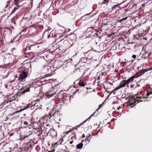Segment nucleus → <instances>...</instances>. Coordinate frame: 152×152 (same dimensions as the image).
I'll return each mask as SVG.
<instances>
[{"mask_svg":"<svg viewBox=\"0 0 152 152\" xmlns=\"http://www.w3.org/2000/svg\"><path fill=\"white\" fill-rule=\"evenodd\" d=\"M83 136H84V134H83Z\"/></svg>","mask_w":152,"mask_h":152,"instance_id":"obj_55","label":"nucleus"},{"mask_svg":"<svg viewBox=\"0 0 152 152\" xmlns=\"http://www.w3.org/2000/svg\"><path fill=\"white\" fill-rule=\"evenodd\" d=\"M60 68V67H56V68H57V69H58V68Z\"/></svg>","mask_w":152,"mask_h":152,"instance_id":"obj_42","label":"nucleus"},{"mask_svg":"<svg viewBox=\"0 0 152 152\" xmlns=\"http://www.w3.org/2000/svg\"><path fill=\"white\" fill-rule=\"evenodd\" d=\"M151 69V70H152V68Z\"/></svg>","mask_w":152,"mask_h":152,"instance_id":"obj_52","label":"nucleus"},{"mask_svg":"<svg viewBox=\"0 0 152 152\" xmlns=\"http://www.w3.org/2000/svg\"><path fill=\"white\" fill-rule=\"evenodd\" d=\"M31 45H30L29 46L26 47V51L31 50Z\"/></svg>","mask_w":152,"mask_h":152,"instance_id":"obj_22","label":"nucleus"},{"mask_svg":"<svg viewBox=\"0 0 152 152\" xmlns=\"http://www.w3.org/2000/svg\"><path fill=\"white\" fill-rule=\"evenodd\" d=\"M150 94H152V89L149 91H147V93L146 94V96H148Z\"/></svg>","mask_w":152,"mask_h":152,"instance_id":"obj_23","label":"nucleus"},{"mask_svg":"<svg viewBox=\"0 0 152 152\" xmlns=\"http://www.w3.org/2000/svg\"><path fill=\"white\" fill-rule=\"evenodd\" d=\"M145 4H143L142 5V6H145Z\"/></svg>","mask_w":152,"mask_h":152,"instance_id":"obj_39","label":"nucleus"},{"mask_svg":"<svg viewBox=\"0 0 152 152\" xmlns=\"http://www.w3.org/2000/svg\"><path fill=\"white\" fill-rule=\"evenodd\" d=\"M92 16H91L90 17V18Z\"/></svg>","mask_w":152,"mask_h":152,"instance_id":"obj_51","label":"nucleus"},{"mask_svg":"<svg viewBox=\"0 0 152 152\" xmlns=\"http://www.w3.org/2000/svg\"><path fill=\"white\" fill-rule=\"evenodd\" d=\"M99 78H100V77H98V79H99Z\"/></svg>","mask_w":152,"mask_h":152,"instance_id":"obj_44","label":"nucleus"},{"mask_svg":"<svg viewBox=\"0 0 152 152\" xmlns=\"http://www.w3.org/2000/svg\"><path fill=\"white\" fill-rule=\"evenodd\" d=\"M53 107H51L52 110L50 113L48 115H45L42 117V119L45 121V122L46 121H50L51 119H53L52 118L53 117H58L60 116V113L58 110H54V109L56 108L57 105H56L55 101L54 99H53L51 102Z\"/></svg>","mask_w":152,"mask_h":152,"instance_id":"obj_1","label":"nucleus"},{"mask_svg":"<svg viewBox=\"0 0 152 152\" xmlns=\"http://www.w3.org/2000/svg\"><path fill=\"white\" fill-rule=\"evenodd\" d=\"M26 114H23V115H24V116H26Z\"/></svg>","mask_w":152,"mask_h":152,"instance_id":"obj_41","label":"nucleus"},{"mask_svg":"<svg viewBox=\"0 0 152 152\" xmlns=\"http://www.w3.org/2000/svg\"><path fill=\"white\" fill-rule=\"evenodd\" d=\"M13 62H14V63H15L16 62L18 61V59L16 58V56H14L13 57Z\"/></svg>","mask_w":152,"mask_h":152,"instance_id":"obj_20","label":"nucleus"},{"mask_svg":"<svg viewBox=\"0 0 152 152\" xmlns=\"http://www.w3.org/2000/svg\"><path fill=\"white\" fill-rule=\"evenodd\" d=\"M147 98L146 97L143 96V95H142L141 93L140 92L134 96V99L130 100L129 104L130 106L132 107L134 105L133 104H135L137 102V103H138L139 102H142L144 99H145V101H150V99L148 100Z\"/></svg>","mask_w":152,"mask_h":152,"instance_id":"obj_3","label":"nucleus"},{"mask_svg":"<svg viewBox=\"0 0 152 152\" xmlns=\"http://www.w3.org/2000/svg\"><path fill=\"white\" fill-rule=\"evenodd\" d=\"M26 73L24 71H23L19 73L18 77V80L19 82H22L25 81V79L27 77Z\"/></svg>","mask_w":152,"mask_h":152,"instance_id":"obj_7","label":"nucleus"},{"mask_svg":"<svg viewBox=\"0 0 152 152\" xmlns=\"http://www.w3.org/2000/svg\"><path fill=\"white\" fill-rule=\"evenodd\" d=\"M21 1L19 0H15L14 2V4L15 5H16V6H20L19 5V4L20 2H21Z\"/></svg>","mask_w":152,"mask_h":152,"instance_id":"obj_15","label":"nucleus"},{"mask_svg":"<svg viewBox=\"0 0 152 152\" xmlns=\"http://www.w3.org/2000/svg\"><path fill=\"white\" fill-rule=\"evenodd\" d=\"M31 86L27 87L26 88H24L21 94H24L26 92H29L30 91Z\"/></svg>","mask_w":152,"mask_h":152,"instance_id":"obj_13","label":"nucleus"},{"mask_svg":"<svg viewBox=\"0 0 152 152\" xmlns=\"http://www.w3.org/2000/svg\"><path fill=\"white\" fill-rule=\"evenodd\" d=\"M90 28H91L93 30V29H94V28L93 27H88V29H90Z\"/></svg>","mask_w":152,"mask_h":152,"instance_id":"obj_36","label":"nucleus"},{"mask_svg":"<svg viewBox=\"0 0 152 152\" xmlns=\"http://www.w3.org/2000/svg\"><path fill=\"white\" fill-rule=\"evenodd\" d=\"M31 53H37L38 54L40 53H44V52L42 51L40 52L39 51V50L42 48L41 46H39L38 44H36L35 45H32L31 47Z\"/></svg>","mask_w":152,"mask_h":152,"instance_id":"obj_6","label":"nucleus"},{"mask_svg":"<svg viewBox=\"0 0 152 152\" xmlns=\"http://www.w3.org/2000/svg\"><path fill=\"white\" fill-rule=\"evenodd\" d=\"M68 30L69 31H70V29L69 28V29H68Z\"/></svg>","mask_w":152,"mask_h":152,"instance_id":"obj_43","label":"nucleus"},{"mask_svg":"<svg viewBox=\"0 0 152 152\" xmlns=\"http://www.w3.org/2000/svg\"><path fill=\"white\" fill-rule=\"evenodd\" d=\"M110 124V122H109V123H107V124Z\"/></svg>","mask_w":152,"mask_h":152,"instance_id":"obj_49","label":"nucleus"},{"mask_svg":"<svg viewBox=\"0 0 152 152\" xmlns=\"http://www.w3.org/2000/svg\"><path fill=\"white\" fill-rule=\"evenodd\" d=\"M91 13V12L83 16L81 18L83 20H88L89 19V17H87V16L90 15Z\"/></svg>","mask_w":152,"mask_h":152,"instance_id":"obj_10","label":"nucleus"},{"mask_svg":"<svg viewBox=\"0 0 152 152\" xmlns=\"http://www.w3.org/2000/svg\"><path fill=\"white\" fill-rule=\"evenodd\" d=\"M109 21L107 19H104L102 22V26H105L106 25H107L108 23H109Z\"/></svg>","mask_w":152,"mask_h":152,"instance_id":"obj_14","label":"nucleus"},{"mask_svg":"<svg viewBox=\"0 0 152 152\" xmlns=\"http://www.w3.org/2000/svg\"><path fill=\"white\" fill-rule=\"evenodd\" d=\"M127 17H125L124 18H123L121 20H117V22L118 23H125L126 22V21Z\"/></svg>","mask_w":152,"mask_h":152,"instance_id":"obj_12","label":"nucleus"},{"mask_svg":"<svg viewBox=\"0 0 152 152\" xmlns=\"http://www.w3.org/2000/svg\"><path fill=\"white\" fill-rule=\"evenodd\" d=\"M145 56L148 57V56H150V54L149 53H147L146 52H145Z\"/></svg>","mask_w":152,"mask_h":152,"instance_id":"obj_30","label":"nucleus"},{"mask_svg":"<svg viewBox=\"0 0 152 152\" xmlns=\"http://www.w3.org/2000/svg\"><path fill=\"white\" fill-rule=\"evenodd\" d=\"M122 3H121L119 4H121Z\"/></svg>","mask_w":152,"mask_h":152,"instance_id":"obj_53","label":"nucleus"},{"mask_svg":"<svg viewBox=\"0 0 152 152\" xmlns=\"http://www.w3.org/2000/svg\"><path fill=\"white\" fill-rule=\"evenodd\" d=\"M70 98V96H66L65 97L64 96L63 99L60 101V102L63 103L64 104H67L69 102L68 99Z\"/></svg>","mask_w":152,"mask_h":152,"instance_id":"obj_8","label":"nucleus"},{"mask_svg":"<svg viewBox=\"0 0 152 152\" xmlns=\"http://www.w3.org/2000/svg\"><path fill=\"white\" fill-rule=\"evenodd\" d=\"M20 7V6H18H18H16V7H15L13 10L12 11V12H11V14H10L11 15L13 13H14V12H15V11L16 10H17L18 9H19V8Z\"/></svg>","mask_w":152,"mask_h":152,"instance_id":"obj_17","label":"nucleus"},{"mask_svg":"<svg viewBox=\"0 0 152 152\" xmlns=\"http://www.w3.org/2000/svg\"><path fill=\"white\" fill-rule=\"evenodd\" d=\"M109 83L112 86L113 85V84L111 83Z\"/></svg>","mask_w":152,"mask_h":152,"instance_id":"obj_40","label":"nucleus"},{"mask_svg":"<svg viewBox=\"0 0 152 152\" xmlns=\"http://www.w3.org/2000/svg\"><path fill=\"white\" fill-rule=\"evenodd\" d=\"M45 132L48 134L50 133L52 137H54L57 134L56 132L53 129V126L51 124H45L43 125Z\"/></svg>","mask_w":152,"mask_h":152,"instance_id":"obj_4","label":"nucleus"},{"mask_svg":"<svg viewBox=\"0 0 152 152\" xmlns=\"http://www.w3.org/2000/svg\"><path fill=\"white\" fill-rule=\"evenodd\" d=\"M100 107H99L98 108V109H97V110H98V109H99V108Z\"/></svg>","mask_w":152,"mask_h":152,"instance_id":"obj_50","label":"nucleus"},{"mask_svg":"<svg viewBox=\"0 0 152 152\" xmlns=\"http://www.w3.org/2000/svg\"><path fill=\"white\" fill-rule=\"evenodd\" d=\"M83 145L81 143H80L76 145V148L77 149H80L83 147Z\"/></svg>","mask_w":152,"mask_h":152,"instance_id":"obj_18","label":"nucleus"},{"mask_svg":"<svg viewBox=\"0 0 152 152\" xmlns=\"http://www.w3.org/2000/svg\"><path fill=\"white\" fill-rule=\"evenodd\" d=\"M95 113L94 112L92 115L90 117H89L86 121H84L83 122V123L82 124H84L85 123V122L87 121H88V120H90L91 119V117Z\"/></svg>","mask_w":152,"mask_h":152,"instance_id":"obj_25","label":"nucleus"},{"mask_svg":"<svg viewBox=\"0 0 152 152\" xmlns=\"http://www.w3.org/2000/svg\"><path fill=\"white\" fill-rule=\"evenodd\" d=\"M54 95V93H52L51 91H49L47 93V95L48 96L50 97L51 96H53V95Z\"/></svg>","mask_w":152,"mask_h":152,"instance_id":"obj_19","label":"nucleus"},{"mask_svg":"<svg viewBox=\"0 0 152 152\" xmlns=\"http://www.w3.org/2000/svg\"><path fill=\"white\" fill-rule=\"evenodd\" d=\"M79 85L81 87H83L85 86V84L84 82L81 80H80L78 83Z\"/></svg>","mask_w":152,"mask_h":152,"instance_id":"obj_16","label":"nucleus"},{"mask_svg":"<svg viewBox=\"0 0 152 152\" xmlns=\"http://www.w3.org/2000/svg\"><path fill=\"white\" fill-rule=\"evenodd\" d=\"M73 141H71L69 142V143L70 144H72V143H73Z\"/></svg>","mask_w":152,"mask_h":152,"instance_id":"obj_38","label":"nucleus"},{"mask_svg":"<svg viewBox=\"0 0 152 152\" xmlns=\"http://www.w3.org/2000/svg\"><path fill=\"white\" fill-rule=\"evenodd\" d=\"M136 55H133L132 56V57L133 58H136Z\"/></svg>","mask_w":152,"mask_h":152,"instance_id":"obj_33","label":"nucleus"},{"mask_svg":"<svg viewBox=\"0 0 152 152\" xmlns=\"http://www.w3.org/2000/svg\"><path fill=\"white\" fill-rule=\"evenodd\" d=\"M148 71V70L146 69H143L141 71H140V72L141 73V75H142L145 72H146Z\"/></svg>","mask_w":152,"mask_h":152,"instance_id":"obj_21","label":"nucleus"},{"mask_svg":"<svg viewBox=\"0 0 152 152\" xmlns=\"http://www.w3.org/2000/svg\"><path fill=\"white\" fill-rule=\"evenodd\" d=\"M84 141V140H82V141H81V142H83Z\"/></svg>","mask_w":152,"mask_h":152,"instance_id":"obj_48","label":"nucleus"},{"mask_svg":"<svg viewBox=\"0 0 152 152\" xmlns=\"http://www.w3.org/2000/svg\"><path fill=\"white\" fill-rule=\"evenodd\" d=\"M63 141V139H61L59 140L58 142L57 143L58 144H61L62 143V142Z\"/></svg>","mask_w":152,"mask_h":152,"instance_id":"obj_24","label":"nucleus"},{"mask_svg":"<svg viewBox=\"0 0 152 152\" xmlns=\"http://www.w3.org/2000/svg\"><path fill=\"white\" fill-rule=\"evenodd\" d=\"M48 152H53L52 151H48Z\"/></svg>","mask_w":152,"mask_h":152,"instance_id":"obj_45","label":"nucleus"},{"mask_svg":"<svg viewBox=\"0 0 152 152\" xmlns=\"http://www.w3.org/2000/svg\"><path fill=\"white\" fill-rule=\"evenodd\" d=\"M42 71L45 73H48L42 79H43L47 77L50 76L52 75H50L52 72L56 70L54 66L51 64H44L41 69Z\"/></svg>","mask_w":152,"mask_h":152,"instance_id":"obj_2","label":"nucleus"},{"mask_svg":"<svg viewBox=\"0 0 152 152\" xmlns=\"http://www.w3.org/2000/svg\"><path fill=\"white\" fill-rule=\"evenodd\" d=\"M137 77L138 76L137 75H135L132 76L131 77L126 80H123L121 82L119 85L121 88L124 87H125L126 85H128L131 82H132L134 78H137Z\"/></svg>","mask_w":152,"mask_h":152,"instance_id":"obj_5","label":"nucleus"},{"mask_svg":"<svg viewBox=\"0 0 152 152\" xmlns=\"http://www.w3.org/2000/svg\"><path fill=\"white\" fill-rule=\"evenodd\" d=\"M119 11V10H117V12H116V14L117 13H118V14L119 12H118Z\"/></svg>","mask_w":152,"mask_h":152,"instance_id":"obj_37","label":"nucleus"},{"mask_svg":"<svg viewBox=\"0 0 152 152\" xmlns=\"http://www.w3.org/2000/svg\"><path fill=\"white\" fill-rule=\"evenodd\" d=\"M124 106V105H123L122 107H118L117 108V110H119V109L120 108H122Z\"/></svg>","mask_w":152,"mask_h":152,"instance_id":"obj_35","label":"nucleus"},{"mask_svg":"<svg viewBox=\"0 0 152 152\" xmlns=\"http://www.w3.org/2000/svg\"><path fill=\"white\" fill-rule=\"evenodd\" d=\"M113 121V120H111V122H112Z\"/></svg>","mask_w":152,"mask_h":152,"instance_id":"obj_47","label":"nucleus"},{"mask_svg":"<svg viewBox=\"0 0 152 152\" xmlns=\"http://www.w3.org/2000/svg\"><path fill=\"white\" fill-rule=\"evenodd\" d=\"M118 6V5H116L112 7V10H113L115 8H116L117 6Z\"/></svg>","mask_w":152,"mask_h":152,"instance_id":"obj_31","label":"nucleus"},{"mask_svg":"<svg viewBox=\"0 0 152 152\" xmlns=\"http://www.w3.org/2000/svg\"><path fill=\"white\" fill-rule=\"evenodd\" d=\"M91 139L90 138L87 139L86 140L85 142L86 143H88L90 142V140Z\"/></svg>","mask_w":152,"mask_h":152,"instance_id":"obj_28","label":"nucleus"},{"mask_svg":"<svg viewBox=\"0 0 152 152\" xmlns=\"http://www.w3.org/2000/svg\"><path fill=\"white\" fill-rule=\"evenodd\" d=\"M1 67V66H0V68Z\"/></svg>","mask_w":152,"mask_h":152,"instance_id":"obj_56","label":"nucleus"},{"mask_svg":"<svg viewBox=\"0 0 152 152\" xmlns=\"http://www.w3.org/2000/svg\"><path fill=\"white\" fill-rule=\"evenodd\" d=\"M121 88V87L119 85V86L116 88H115L114 89V91H117L120 88Z\"/></svg>","mask_w":152,"mask_h":152,"instance_id":"obj_26","label":"nucleus"},{"mask_svg":"<svg viewBox=\"0 0 152 152\" xmlns=\"http://www.w3.org/2000/svg\"><path fill=\"white\" fill-rule=\"evenodd\" d=\"M51 80L50 79H45V80H44V81H48V80Z\"/></svg>","mask_w":152,"mask_h":152,"instance_id":"obj_34","label":"nucleus"},{"mask_svg":"<svg viewBox=\"0 0 152 152\" xmlns=\"http://www.w3.org/2000/svg\"><path fill=\"white\" fill-rule=\"evenodd\" d=\"M23 124L24 125L26 126V127H27L28 125V123L26 121L23 122Z\"/></svg>","mask_w":152,"mask_h":152,"instance_id":"obj_29","label":"nucleus"},{"mask_svg":"<svg viewBox=\"0 0 152 152\" xmlns=\"http://www.w3.org/2000/svg\"><path fill=\"white\" fill-rule=\"evenodd\" d=\"M34 107V106L33 105H32H32L31 104H29L28 105L27 107H26L25 108H23L21 110H19V111H18L15 112H14L13 113V114H16V113H19V112L21 111H23V110H24L26 109L27 108H31V109H32L34 108H32L33 107Z\"/></svg>","mask_w":152,"mask_h":152,"instance_id":"obj_9","label":"nucleus"},{"mask_svg":"<svg viewBox=\"0 0 152 152\" xmlns=\"http://www.w3.org/2000/svg\"><path fill=\"white\" fill-rule=\"evenodd\" d=\"M29 31H30L32 34H35L37 31V29L35 27L32 26L30 28Z\"/></svg>","mask_w":152,"mask_h":152,"instance_id":"obj_11","label":"nucleus"},{"mask_svg":"<svg viewBox=\"0 0 152 152\" xmlns=\"http://www.w3.org/2000/svg\"><path fill=\"white\" fill-rule=\"evenodd\" d=\"M79 81V80H76V82H77V81Z\"/></svg>","mask_w":152,"mask_h":152,"instance_id":"obj_46","label":"nucleus"},{"mask_svg":"<svg viewBox=\"0 0 152 152\" xmlns=\"http://www.w3.org/2000/svg\"><path fill=\"white\" fill-rule=\"evenodd\" d=\"M109 2V0H104V1L102 2L103 4H107Z\"/></svg>","mask_w":152,"mask_h":152,"instance_id":"obj_27","label":"nucleus"},{"mask_svg":"<svg viewBox=\"0 0 152 152\" xmlns=\"http://www.w3.org/2000/svg\"><path fill=\"white\" fill-rule=\"evenodd\" d=\"M12 1V0H10V1H7L8 4H7L6 6V7H7L8 4H9V3L10 2V1Z\"/></svg>","mask_w":152,"mask_h":152,"instance_id":"obj_32","label":"nucleus"},{"mask_svg":"<svg viewBox=\"0 0 152 152\" xmlns=\"http://www.w3.org/2000/svg\"><path fill=\"white\" fill-rule=\"evenodd\" d=\"M83 136H84V134H83Z\"/></svg>","mask_w":152,"mask_h":152,"instance_id":"obj_54","label":"nucleus"}]
</instances>
